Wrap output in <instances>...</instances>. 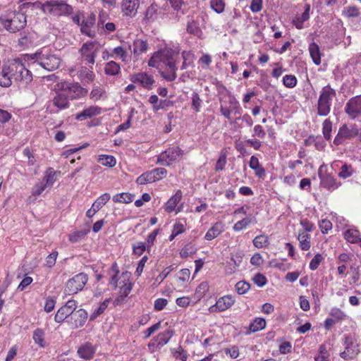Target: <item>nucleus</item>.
<instances>
[{"mask_svg": "<svg viewBox=\"0 0 361 361\" xmlns=\"http://www.w3.org/2000/svg\"><path fill=\"white\" fill-rule=\"evenodd\" d=\"M102 47V45L97 40L83 43L79 49L81 60L89 65L93 66Z\"/></svg>", "mask_w": 361, "mask_h": 361, "instance_id": "obj_7", "label": "nucleus"}, {"mask_svg": "<svg viewBox=\"0 0 361 361\" xmlns=\"http://www.w3.org/2000/svg\"><path fill=\"white\" fill-rule=\"evenodd\" d=\"M115 59H120L123 62H126L129 59L126 49L123 46H118L113 49L112 53L110 55Z\"/></svg>", "mask_w": 361, "mask_h": 361, "instance_id": "obj_33", "label": "nucleus"}, {"mask_svg": "<svg viewBox=\"0 0 361 361\" xmlns=\"http://www.w3.org/2000/svg\"><path fill=\"white\" fill-rule=\"evenodd\" d=\"M187 31L190 34H192L199 38L202 37L203 34L198 23L195 21H191L188 24Z\"/></svg>", "mask_w": 361, "mask_h": 361, "instance_id": "obj_48", "label": "nucleus"}, {"mask_svg": "<svg viewBox=\"0 0 361 361\" xmlns=\"http://www.w3.org/2000/svg\"><path fill=\"white\" fill-rule=\"evenodd\" d=\"M344 238L350 243L357 244L361 240V235L357 230L348 229L343 233Z\"/></svg>", "mask_w": 361, "mask_h": 361, "instance_id": "obj_38", "label": "nucleus"}, {"mask_svg": "<svg viewBox=\"0 0 361 361\" xmlns=\"http://www.w3.org/2000/svg\"><path fill=\"white\" fill-rule=\"evenodd\" d=\"M235 300L233 296L226 295L221 297L214 305L209 307L210 312H224L231 308L235 303Z\"/></svg>", "mask_w": 361, "mask_h": 361, "instance_id": "obj_15", "label": "nucleus"}, {"mask_svg": "<svg viewBox=\"0 0 361 361\" xmlns=\"http://www.w3.org/2000/svg\"><path fill=\"white\" fill-rule=\"evenodd\" d=\"M87 280V275L84 273H79L75 275L66 282L64 290L66 294L73 295L82 290Z\"/></svg>", "mask_w": 361, "mask_h": 361, "instance_id": "obj_8", "label": "nucleus"}, {"mask_svg": "<svg viewBox=\"0 0 361 361\" xmlns=\"http://www.w3.org/2000/svg\"><path fill=\"white\" fill-rule=\"evenodd\" d=\"M182 192L178 190L176 193L167 201L165 205L166 212L171 213L176 210V208L182 199Z\"/></svg>", "mask_w": 361, "mask_h": 361, "instance_id": "obj_31", "label": "nucleus"}, {"mask_svg": "<svg viewBox=\"0 0 361 361\" xmlns=\"http://www.w3.org/2000/svg\"><path fill=\"white\" fill-rule=\"evenodd\" d=\"M182 155L179 147H172L161 153L158 157V162L164 166H169L176 161Z\"/></svg>", "mask_w": 361, "mask_h": 361, "instance_id": "obj_11", "label": "nucleus"}, {"mask_svg": "<svg viewBox=\"0 0 361 361\" xmlns=\"http://www.w3.org/2000/svg\"><path fill=\"white\" fill-rule=\"evenodd\" d=\"M131 274L129 271L123 272L119 276H112L109 284L114 287L119 288V296L116 299L115 302L118 304L120 300H123L127 297L132 290V283L130 281Z\"/></svg>", "mask_w": 361, "mask_h": 361, "instance_id": "obj_4", "label": "nucleus"}, {"mask_svg": "<svg viewBox=\"0 0 361 361\" xmlns=\"http://www.w3.org/2000/svg\"><path fill=\"white\" fill-rule=\"evenodd\" d=\"M329 354L324 345H321L319 348V355L315 357V361H328Z\"/></svg>", "mask_w": 361, "mask_h": 361, "instance_id": "obj_58", "label": "nucleus"}, {"mask_svg": "<svg viewBox=\"0 0 361 361\" xmlns=\"http://www.w3.org/2000/svg\"><path fill=\"white\" fill-rule=\"evenodd\" d=\"M95 20L96 17L94 13H90L87 17L82 16V20L80 24L81 32L90 37H94L95 31L92 28L94 25Z\"/></svg>", "mask_w": 361, "mask_h": 361, "instance_id": "obj_17", "label": "nucleus"}, {"mask_svg": "<svg viewBox=\"0 0 361 361\" xmlns=\"http://www.w3.org/2000/svg\"><path fill=\"white\" fill-rule=\"evenodd\" d=\"M343 14L348 18L357 17L359 15V10L355 6H348L343 9Z\"/></svg>", "mask_w": 361, "mask_h": 361, "instance_id": "obj_63", "label": "nucleus"}, {"mask_svg": "<svg viewBox=\"0 0 361 361\" xmlns=\"http://www.w3.org/2000/svg\"><path fill=\"white\" fill-rule=\"evenodd\" d=\"M27 61L32 66L39 65L42 68L52 71L59 68L61 59L50 49L44 47L36 53L27 56Z\"/></svg>", "mask_w": 361, "mask_h": 361, "instance_id": "obj_2", "label": "nucleus"}, {"mask_svg": "<svg viewBox=\"0 0 361 361\" xmlns=\"http://www.w3.org/2000/svg\"><path fill=\"white\" fill-rule=\"evenodd\" d=\"M309 51L313 62L316 65H319L321 63V52L318 44L312 42L309 45Z\"/></svg>", "mask_w": 361, "mask_h": 361, "instance_id": "obj_40", "label": "nucleus"}, {"mask_svg": "<svg viewBox=\"0 0 361 361\" xmlns=\"http://www.w3.org/2000/svg\"><path fill=\"white\" fill-rule=\"evenodd\" d=\"M54 106L56 110L51 109V111L56 112L60 110H63L69 107V101L68 96L65 92L56 94L49 104V108Z\"/></svg>", "mask_w": 361, "mask_h": 361, "instance_id": "obj_18", "label": "nucleus"}, {"mask_svg": "<svg viewBox=\"0 0 361 361\" xmlns=\"http://www.w3.org/2000/svg\"><path fill=\"white\" fill-rule=\"evenodd\" d=\"M344 109L350 118L355 119L361 116V94L348 100Z\"/></svg>", "mask_w": 361, "mask_h": 361, "instance_id": "obj_10", "label": "nucleus"}, {"mask_svg": "<svg viewBox=\"0 0 361 361\" xmlns=\"http://www.w3.org/2000/svg\"><path fill=\"white\" fill-rule=\"evenodd\" d=\"M182 58L183 61L181 66V69L184 70L192 63L194 55L190 51H183L182 52Z\"/></svg>", "mask_w": 361, "mask_h": 361, "instance_id": "obj_54", "label": "nucleus"}, {"mask_svg": "<svg viewBox=\"0 0 361 361\" xmlns=\"http://www.w3.org/2000/svg\"><path fill=\"white\" fill-rule=\"evenodd\" d=\"M253 245L257 248H263L269 245V238L265 235L256 236L253 240Z\"/></svg>", "mask_w": 361, "mask_h": 361, "instance_id": "obj_51", "label": "nucleus"}, {"mask_svg": "<svg viewBox=\"0 0 361 361\" xmlns=\"http://www.w3.org/2000/svg\"><path fill=\"white\" fill-rule=\"evenodd\" d=\"M120 66L114 61L107 62L104 66V73L106 75L114 76L120 73Z\"/></svg>", "mask_w": 361, "mask_h": 361, "instance_id": "obj_43", "label": "nucleus"}, {"mask_svg": "<svg viewBox=\"0 0 361 361\" xmlns=\"http://www.w3.org/2000/svg\"><path fill=\"white\" fill-rule=\"evenodd\" d=\"M112 200L116 203L128 204L133 202V195L128 192H122L114 195Z\"/></svg>", "mask_w": 361, "mask_h": 361, "instance_id": "obj_44", "label": "nucleus"}, {"mask_svg": "<svg viewBox=\"0 0 361 361\" xmlns=\"http://www.w3.org/2000/svg\"><path fill=\"white\" fill-rule=\"evenodd\" d=\"M11 68L13 70V78L16 80L23 81L25 83L32 80L31 72L19 60H16L11 63Z\"/></svg>", "mask_w": 361, "mask_h": 361, "instance_id": "obj_9", "label": "nucleus"}, {"mask_svg": "<svg viewBox=\"0 0 361 361\" xmlns=\"http://www.w3.org/2000/svg\"><path fill=\"white\" fill-rule=\"evenodd\" d=\"M209 290V284L207 281L202 282L196 288L195 296L197 300H200Z\"/></svg>", "mask_w": 361, "mask_h": 361, "instance_id": "obj_50", "label": "nucleus"}, {"mask_svg": "<svg viewBox=\"0 0 361 361\" xmlns=\"http://www.w3.org/2000/svg\"><path fill=\"white\" fill-rule=\"evenodd\" d=\"M332 130V122L329 119H326L322 124V133L326 140L331 138V132Z\"/></svg>", "mask_w": 361, "mask_h": 361, "instance_id": "obj_56", "label": "nucleus"}, {"mask_svg": "<svg viewBox=\"0 0 361 361\" xmlns=\"http://www.w3.org/2000/svg\"><path fill=\"white\" fill-rule=\"evenodd\" d=\"M148 49L149 44L146 39L136 38L133 40L131 53L133 54V58L136 60H137L142 54L147 53Z\"/></svg>", "mask_w": 361, "mask_h": 361, "instance_id": "obj_19", "label": "nucleus"}, {"mask_svg": "<svg viewBox=\"0 0 361 361\" xmlns=\"http://www.w3.org/2000/svg\"><path fill=\"white\" fill-rule=\"evenodd\" d=\"M41 8L44 13L54 16H67L73 13V8L64 0H47L40 3Z\"/></svg>", "mask_w": 361, "mask_h": 361, "instance_id": "obj_5", "label": "nucleus"}, {"mask_svg": "<svg viewBox=\"0 0 361 361\" xmlns=\"http://www.w3.org/2000/svg\"><path fill=\"white\" fill-rule=\"evenodd\" d=\"M250 288L249 283L245 281H239L235 284V289L238 294L242 295L246 293Z\"/></svg>", "mask_w": 361, "mask_h": 361, "instance_id": "obj_64", "label": "nucleus"}, {"mask_svg": "<svg viewBox=\"0 0 361 361\" xmlns=\"http://www.w3.org/2000/svg\"><path fill=\"white\" fill-rule=\"evenodd\" d=\"M99 162L106 166L113 167L116 165V159L111 155H100Z\"/></svg>", "mask_w": 361, "mask_h": 361, "instance_id": "obj_53", "label": "nucleus"}, {"mask_svg": "<svg viewBox=\"0 0 361 361\" xmlns=\"http://www.w3.org/2000/svg\"><path fill=\"white\" fill-rule=\"evenodd\" d=\"M310 5L306 4L305 11L302 14H298L292 20V24L295 26L298 30H302L305 27V22L310 19Z\"/></svg>", "mask_w": 361, "mask_h": 361, "instance_id": "obj_24", "label": "nucleus"}, {"mask_svg": "<svg viewBox=\"0 0 361 361\" xmlns=\"http://www.w3.org/2000/svg\"><path fill=\"white\" fill-rule=\"evenodd\" d=\"M250 167L255 171L257 176L262 178L265 175V170L260 165L259 159L255 156H252L249 163Z\"/></svg>", "mask_w": 361, "mask_h": 361, "instance_id": "obj_37", "label": "nucleus"}, {"mask_svg": "<svg viewBox=\"0 0 361 361\" xmlns=\"http://www.w3.org/2000/svg\"><path fill=\"white\" fill-rule=\"evenodd\" d=\"M77 308V302L74 300H69L66 303L61 307L57 311L54 320L57 323L63 322L69 316L71 317L73 312Z\"/></svg>", "mask_w": 361, "mask_h": 361, "instance_id": "obj_12", "label": "nucleus"}, {"mask_svg": "<svg viewBox=\"0 0 361 361\" xmlns=\"http://www.w3.org/2000/svg\"><path fill=\"white\" fill-rule=\"evenodd\" d=\"M102 109L97 106H91L85 109L82 112L78 114L75 118L78 121H83L90 118L102 114Z\"/></svg>", "mask_w": 361, "mask_h": 361, "instance_id": "obj_26", "label": "nucleus"}, {"mask_svg": "<svg viewBox=\"0 0 361 361\" xmlns=\"http://www.w3.org/2000/svg\"><path fill=\"white\" fill-rule=\"evenodd\" d=\"M333 169H339L340 171L338 173V177L345 179L350 177L355 172L352 165L343 164L341 161H335L331 164Z\"/></svg>", "mask_w": 361, "mask_h": 361, "instance_id": "obj_23", "label": "nucleus"}, {"mask_svg": "<svg viewBox=\"0 0 361 361\" xmlns=\"http://www.w3.org/2000/svg\"><path fill=\"white\" fill-rule=\"evenodd\" d=\"M78 76L82 81H85L87 83L92 82L95 77L92 66L90 65L89 67H80L78 71Z\"/></svg>", "mask_w": 361, "mask_h": 361, "instance_id": "obj_28", "label": "nucleus"}, {"mask_svg": "<svg viewBox=\"0 0 361 361\" xmlns=\"http://www.w3.org/2000/svg\"><path fill=\"white\" fill-rule=\"evenodd\" d=\"M283 83L286 87L293 88L297 84V79L293 75H286L283 76Z\"/></svg>", "mask_w": 361, "mask_h": 361, "instance_id": "obj_60", "label": "nucleus"}, {"mask_svg": "<svg viewBox=\"0 0 361 361\" xmlns=\"http://www.w3.org/2000/svg\"><path fill=\"white\" fill-rule=\"evenodd\" d=\"M225 230V224L222 221L214 223L207 231L204 238L207 240H212L220 235Z\"/></svg>", "mask_w": 361, "mask_h": 361, "instance_id": "obj_25", "label": "nucleus"}, {"mask_svg": "<svg viewBox=\"0 0 361 361\" xmlns=\"http://www.w3.org/2000/svg\"><path fill=\"white\" fill-rule=\"evenodd\" d=\"M155 181H157V178L154 176L152 170L142 173L136 180L137 183L140 185H145Z\"/></svg>", "mask_w": 361, "mask_h": 361, "instance_id": "obj_41", "label": "nucleus"}, {"mask_svg": "<svg viewBox=\"0 0 361 361\" xmlns=\"http://www.w3.org/2000/svg\"><path fill=\"white\" fill-rule=\"evenodd\" d=\"M323 260L324 257L321 254H316L310 262V269L312 271L316 270Z\"/></svg>", "mask_w": 361, "mask_h": 361, "instance_id": "obj_61", "label": "nucleus"}, {"mask_svg": "<svg viewBox=\"0 0 361 361\" xmlns=\"http://www.w3.org/2000/svg\"><path fill=\"white\" fill-rule=\"evenodd\" d=\"M358 134V128L353 125L348 126L343 125L338 130L337 135L334 139V144L339 145L343 143L344 139H350Z\"/></svg>", "mask_w": 361, "mask_h": 361, "instance_id": "obj_13", "label": "nucleus"}, {"mask_svg": "<svg viewBox=\"0 0 361 361\" xmlns=\"http://www.w3.org/2000/svg\"><path fill=\"white\" fill-rule=\"evenodd\" d=\"M243 261L242 255L239 254H235L232 256L230 262L228 263V265L226 269V272L227 274H232L235 273L240 265L241 264Z\"/></svg>", "mask_w": 361, "mask_h": 361, "instance_id": "obj_29", "label": "nucleus"}, {"mask_svg": "<svg viewBox=\"0 0 361 361\" xmlns=\"http://www.w3.org/2000/svg\"><path fill=\"white\" fill-rule=\"evenodd\" d=\"M300 225L302 226V228L300 229L298 232H305L306 233H310L313 231L314 228V224L307 219H302L300 221Z\"/></svg>", "mask_w": 361, "mask_h": 361, "instance_id": "obj_59", "label": "nucleus"}, {"mask_svg": "<svg viewBox=\"0 0 361 361\" xmlns=\"http://www.w3.org/2000/svg\"><path fill=\"white\" fill-rule=\"evenodd\" d=\"M358 349L353 343L347 344L345 350L340 353V356L345 360H351L358 354Z\"/></svg>", "mask_w": 361, "mask_h": 361, "instance_id": "obj_39", "label": "nucleus"}, {"mask_svg": "<svg viewBox=\"0 0 361 361\" xmlns=\"http://www.w3.org/2000/svg\"><path fill=\"white\" fill-rule=\"evenodd\" d=\"M13 70L11 63L9 65L4 64L0 69V86L3 87H10L12 84Z\"/></svg>", "mask_w": 361, "mask_h": 361, "instance_id": "obj_22", "label": "nucleus"}, {"mask_svg": "<svg viewBox=\"0 0 361 361\" xmlns=\"http://www.w3.org/2000/svg\"><path fill=\"white\" fill-rule=\"evenodd\" d=\"M195 252V247L191 244H188L180 250V255L182 258H187Z\"/></svg>", "mask_w": 361, "mask_h": 361, "instance_id": "obj_62", "label": "nucleus"}, {"mask_svg": "<svg viewBox=\"0 0 361 361\" xmlns=\"http://www.w3.org/2000/svg\"><path fill=\"white\" fill-rule=\"evenodd\" d=\"M56 172L53 170V169L49 168L45 173V176L42 179V181H44V183H47L49 186V189H50L54 182L56 181Z\"/></svg>", "mask_w": 361, "mask_h": 361, "instance_id": "obj_49", "label": "nucleus"}, {"mask_svg": "<svg viewBox=\"0 0 361 361\" xmlns=\"http://www.w3.org/2000/svg\"><path fill=\"white\" fill-rule=\"evenodd\" d=\"M298 240L299 247L303 251L309 250L311 247V235L305 232H298Z\"/></svg>", "mask_w": 361, "mask_h": 361, "instance_id": "obj_32", "label": "nucleus"}, {"mask_svg": "<svg viewBox=\"0 0 361 361\" xmlns=\"http://www.w3.org/2000/svg\"><path fill=\"white\" fill-rule=\"evenodd\" d=\"M159 17V6L156 4H152L149 6L145 12L143 20L146 24L155 22Z\"/></svg>", "mask_w": 361, "mask_h": 361, "instance_id": "obj_27", "label": "nucleus"}, {"mask_svg": "<svg viewBox=\"0 0 361 361\" xmlns=\"http://www.w3.org/2000/svg\"><path fill=\"white\" fill-rule=\"evenodd\" d=\"M66 95L71 99L80 97L84 94V90L78 84L71 85L67 90Z\"/></svg>", "mask_w": 361, "mask_h": 361, "instance_id": "obj_35", "label": "nucleus"}, {"mask_svg": "<svg viewBox=\"0 0 361 361\" xmlns=\"http://www.w3.org/2000/svg\"><path fill=\"white\" fill-rule=\"evenodd\" d=\"M78 353L81 358L90 360L95 353V348L91 343H87L78 348Z\"/></svg>", "mask_w": 361, "mask_h": 361, "instance_id": "obj_30", "label": "nucleus"}, {"mask_svg": "<svg viewBox=\"0 0 361 361\" xmlns=\"http://www.w3.org/2000/svg\"><path fill=\"white\" fill-rule=\"evenodd\" d=\"M329 314L336 322H341L347 318V314L341 309L336 307L330 310Z\"/></svg>", "mask_w": 361, "mask_h": 361, "instance_id": "obj_45", "label": "nucleus"}, {"mask_svg": "<svg viewBox=\"0 0 361 361\" xmlns=\"http://www.w3.org/2000/svg\"><path fill=\"white\" fill-rule=\"evenodd\" d=\"M130 80L134 83L140 85L147 90L152 89L155 80L152 75H149L145 72H140L133 74L130 76Z\"/></svg>", "mask_w": 361, "mask_h": 361, "instance_id": "obj_14", "label": "nucleus"}, {"mask_svg": "<svg viewBox=\"0 0 361 361\" xmlns=\"http://www.w3.org/2000/svg\"><path fill=\"white\" fill-rule=\"evenodd\" d=\"M266 326V321L262 318H256L249 326L250 332H257L258 331L262 330Z\"/></svg>", "mask_w": 361, "mask_h": 361, "instance_id": "obj_47", "label": "nucleus"}, {"mask_svg": "<svg viewBox=\"0 0 361 361\" xmlns=\"http://www.w3.org/2000/svg\"><path fill=\"white\" fill-rule=\"evenodd\" d=\"M87 319V313L85 310L80 309L77 311H74L72 317L68 321L73 328L77 329L82 326Z\"/></svg>", "mask_w": 361, "mask_h": 361, "instance_id": "obj_21", "label": "nucleus"}, {"mask_svg": "<svg viewBox=\"0 0 361 361\" xmlns=\"http://www.w3.org/2000/svg\"><path fill=\"white\" fill-rule=\"evenodd\" d=\"M319 177L320 179V185L328 190H335L341 185V182L337 181L331 174L327 173L323 175L319 173Z\"/></svg>", "mask_w": 361, "mask_h": 361, "instance_id": "obj_20", "label": "nucleus"}, {"mask_svg": "<svg viewBox=\"0 0 361 361\" xmlns=\"http://www.w3.org/2000/svg\"><path fill=\"white\" fill-rule=\"evenodd\" d=\"M47 188H49L47 184L40 180L32 187L31 195L29 197V199L30 200L33 197L34 200H35L37 197L42 195Z\"/></svg>", "mask_w": 361, "mask_h": 361, "instance_id": "obj_36", "label": "nucleus"}, {"mask_svg": "<svg viewBox=\"0 0 361 361\" xmlns=\"http://www.w3.org/2000/svg\"><path fill=\"white\" fill-rule=\"evenodd\" d=\"M178 53L169 48L155 52L148 61V66L159 70L161 75L167 81H173L176 75Z\"/></svg>", "mask_w": 361, "mask_h": 361, "instance_id": "obj_1", "label": "nucleus"}, {"mask_svg": "<svg viewBox=\"0 0 361 361\" xmlns=\"http://www.w3.org/2000/svg\"><path fill=\"white\" fill-rule=\"evenodd\" d=\"M145 250L148 252L150 250V249H148L145 243L138 242L133 245V253L138 256H141Z\"/></svg>", "mask_w": 361, "mask_h": 361, "instance_id": "obj_55", "label": "nucleus"}, {"mask_svg": "<svg viewBox=\"0 0 361 361\" xmlns=\"http://www.w3.org/2000/svg\"><path fill=\"white\" fill-rule=\"evenodd\" d=\"M171 336L172 332L170 330H167L165 331L164 332L159 334L156 338L157 345L163 346L164 345L166 344L169 342Z\"/></svg>", "mask_w": 361, "mask_h": 361, "instance_id": "obj_52", "label": "nucleus"}, {"mask_svg": "<svg viewBox=\"0 0 361 361\" xmlns=\"http://www.w3.org/2000/svg\"><path fill=\"white\" fill-rule=\"evenodd\" d=\"M140 0H122L121 8L123 16L133 18L136 16Z\"/></svg>", "mask_w": 361, "mask_h": 361, "instance_id": "obj_16", "label": "nucleus"}, {"mask_svg": "<svg viewBox=\"0 0 361 361\" xmlns=\"http://www.w3.org/2000/svg\"><path fill=\"white\" fill-rule=\"evenodd\" d=\"M255 223H256L255 219L250 215L236 222L233 226V229L234 231L239 232L243 229L247 228L250 224Z\"/></svg>", "mask_w": 361, "mask_h": 361, "instance_id": "obj_34", "label": "nucleus"}, {"mask_svg": "<svg viewBox=\"0 0 361 361\" xmlns=\"http://www.w3.org/2000/svg\"><path fill=\"white\" fill-rule=\"evenodd\" d=\"M1 25L10 32H16L26 25V17L23 13L9 11L0 17Z\"/></svg>", "mask_w": 361, "mask_h": 361, "instance_id": "obj_3", "label": "nucleus"}, {"mask_svg": "<svg viewBox=\"0 0 361 361\" xmlns=\"http://www.w3.org/2000/svg\"><path fill=\"white\" fill-rule=\"evenodd\" d=\"M336 95V90L330 85L324 86L322 89L317 102L318 115L326 116L330 113L332 101Z\"/></svg>", "mask_w": 361, "mask_h": 361, "instance_id": "obj_6", "label": "nucleus"}, {"mask_svg": "<svg viewBox=\"0 0 361 361\" xmlns=\"http://www.w3.org/2000/svg\"><path fill=\"white\" fill-rule=\"evenodd\" d=\"M90 99L94 101H98L103 97H106V92L104 88L99 86H94L90 94Z\"/></svg>", "mask_w": 361, "mask_h": 361, "instance_id": "obj_46", "label": "nucleus"}, {"mask_svg": "<svg viewBox=\"0 0 361 361\" xmlns=\"http://www.w3.org/2000/svg\"><path fill=\"white\" fill-rule=\"evenodd\" d=\"M44 336L45 333L41 329H37L33 331V341L35 343V344L38 345L40 348H44L47 345Z\"/></svg>", "mask_w": 361, "mask_h": 361, "instance_id": "obj_42", "label": "nucleus"}, {"mask_svg": "<svg viewBox=\"0 0 361 361\" xmlns=\"http://www.w3.org/2000/svg\"><path fill=\"white\" fill-rule=\"evenodd\" d=\"M87 233L85 231H76L69 235L68 239L71 243H75L83 238Z\"/></svg>", "mask_w": 361, "mask_h": 361, "instance_id": "obj_57", "label": "nucleus"}]
</instances>
